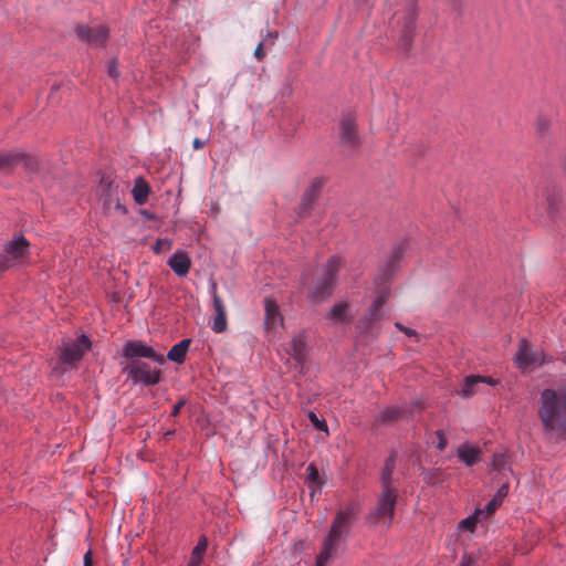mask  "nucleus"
Segmentation results:
<instances>
[{
    "label": "nucleus",
    "mask_w": 566,
    "mask_h": 566,
    "mask_svg": "<svg viewBox=\"0 0 566 566\" xmlns=\"http://www.w3.org/2000/svg\"><path fill=\"white\" fill-rule=\"evenodd\" d=\"M397 25L400 27L399 45L402 50L409 51L416 31L417 6L415 0H408L402 12L395 14Z\"/></svg>",
    "instance_id": "obj_4"
},
{
    "label": "nucleus",
    "mask_w": 566,
    "mask_h": 566,
    "mask_svg": "<svg viewBox=\"0 0 566 566\" xmlns=\"http://www.w3.org/2000/svg\"><path fill=\"white\" fill-rule=\"evenodd\" d=\"M154 251H155L156 253H159V252H161L163 250L156 249V250H154Z\"/></svg>",
    "instance_id": "obj_56"
},
{
    "label": "nucleus",
    "mask_w": 566,
    "mask_h": 566,
    "mask_svg": "<svg viewBox=\"0 0 566 566\" xmlns=\"http://www.w3.org/2000/svg\"><path fill=\"white\" fill-rule=\"evenodd\" d=\"M28 247H29V242L27 241V239L22 234H19V235H15L14 238H12V240L9 241V243L6 248L15 249V248H28Z\"/></svg>",
    "instance_id": "obj_43"
},
{
    "label": "nucleus",
    "mask_w": 566,
    "mask_h": 566,
    "mask_svg": "<svg viewBox=\"0 0 566 566\" xmlns=\"http://www.w3.org/2000/svg\"><path fill=\"white\" fill-rule=\"evenodd\" d=\"M389 296H390L389 289H384L378 293V295L376 296V298L374 300V302L371 304L375 307H378L379 310H381V307L387 303Z\"/></svg>",
    "instance_id": "obj_41"
},
{
    "label": "nucleus",
    "mask_w": 566,
    "mask_h": 566,
    "mask_svg": "<svg viewBox=\"0 0 566 566\" xmlns=\"http://www.w3.org/2000/svg\"><path fill=\"white\" fill-rule=\"evenodd\" d=\"M395 326H396L399 331L403 332V333H405V335H407V336H416V335H417V333H416V331H415V329L409 328V327H407V326L402 325L400 322H396V323H395Z\"/></svg>",
    "instance_id": "obj_49"
},
{
    "label": "nucleus",
    "mask_w": 566,
    "mask_h": 566,
    "mask_svg": "<svg viewBox=\"0 0 566 566\" xmlns=\"http://www.w3.org/2000/svg\"><path fill=\"white\" fill-rule=\"evenodd\" d=\"M480 382H484V384H488L490 386H496L497 384H500V380L495 379V378H492L490 376H481Z\"/></svg>",
    "instance_id": "obj_50"
},
{
    "label": "nucleus",
    "mask_w": 566,
    "mask_h": 566,
    "mask_svg": "<svg viewBox=\"0 0 566 566\" xmlns=\"http://www.w3.org/2000/svg\"><path fill=\"white\" fill-rule=\"evenodd\" d=\"M516 367L522 371H525L530 366L537 365L542 366L545 363V356L542 359H537V355L530 350V343L526 338H522L518 343V349L513 358Z\"/></svg>",
    "instance_id": "obj_10"
},
{
    "label": "nucleus",
    "mask_w": 566,
    "mask_h": 566,
    "mask_svg": "<svg viewBox=\"0 0 566 566\" xmlns=\"http://www.w3.org/2000/svg\"><path fill=\"white\" fill-rule=\"evenodd\" d=\"M266 43V38L258 44V46L254 50V56L258 61H262L265 56L263 46Z\"/></svg>",
    "instance_id": "obj_46"
},
{
    "label": "nucleus",
    "mask_w": 566,
    "mask_h": 566,
    "mask_svg": "<svg viewBox=\"0 0 566 566\" xmlns=\"http://www.w3.org/2000/svg\"><path fill=\"white\" fill-rule=\"evenodd\" d=\"M340 531L331 527L327 536L324 539L323 543V549L316 557V566H326L327 562L329 560L332 556V551L337 545V542L340 538Z\"/></svg>",
    "instance_id": "obj_16"
},
{
    "label": "nucleus",
    "mask_w": 566,
    "mask_h": 566,
    "mask_svg": "<svg viewBox=\"0 0 566 566\" xmlns=\"http://www.w3.org/2000/svg\"><path fill=\"white\" fill-rule=\"evenodd\" d=\"M473 564H474V560L471 557L464 555L460 566H471Z\"/></svg>",
    "instance_id": "obj_53"
},
{
    "label": "nucleus",
    "mask_w": 566,
    "mask_h": 566,
    "mask_svg": "<svg viewBox=\"0 0 566 566\" xmlns=\"http://www.w3.org/2000/svg\"><path fill=\"white\" fill-rule=\"evenodd\" d=\"M107 72L108 75L114 78H116L119 75L118 65L115 60L109 62Z\"/></svg>",
    "instance_id": "obj_48"
},
{
    "label": "nucleus",
    "mask_w": 566,
    "mask_h": 566,
    "mask_svg": "<svg viewBox=\"0 0 566 566\" xmlns=\"http://www.w3.org/2000/svg\"><path fill=\"white\" fill-rule=\"evenodd\" d=\"M407 415V410L399 407H389L381 410L377 416V423L391 424Z\"/></svg>",
    "instance_id": "obj_26"
},
{
    "label": "nucleus",
    "mask_w": 566,
    "mask_h": 566,
    "mask_svg": "<svg viewBox=\"0 0 566 566\" xmlns=\"http://www.w3.org/2000/svg\"><path fill=\"white\" fill-rule=\"evenodd\" d=\"M149 192L150 188L148 184L143 178H137L132 190L135 201L138 205H144L148 199Z\"/></svg>",
    "instance_id": "obj_28"
},
{
    "label": "nucleus",
    "mask_w": 566,
    "mask_h": 566,
    "mask_svg": "<svg viewBox=\"0 0 566 566\" xmlns=\"http://www.w3.org/2000/svg\"><path fill=\"white\" fill-rule=\"evenodd\" d=\"M402 258V250H394L385 265L380 269V274L376 277L375 283H389L398 272Z\"/></svg>",
    "instance_id": "obj_13"
},
{
    "label": "nucleus",
    "mask_w": 566,
    "mask_h": 566,
    "mask_svg": "<svg viewBox=\"0 0 566 566\" xmlns=\"http://www.w3.org/2000/svg\"><path fill=\"white\" fill-rule=\"evenodd\" d=\"M381 316L382 313L380 310L370 304L364 316L357 321L356 331L360 335L368 334L371 331L374 323L379 321Z\"/></svg>",
    "instance_id": "obj_20"
},
{
    "label": "nucleus",
    "mask_w": 566,
    "mask_h": 566,
    "mask_svg": "<svg viewBox=\"0 0 566 566\" xmlns=\"http://www.w3.org/2000/svg\"><path fill=\"white\" fill-rule=\"evenodd\" d=\"M122 373L126 374L134 384H142L144 386H155L163 379V371L160 369H151L147 363L140 359L127 361L123 366Z\"/></svg>",
    "instance_id": "obj_3"
},
{
    "label": "nucleus",
    "mask_w": 566,
    "mask_h": 566,
    "mask_svg": "<svg viewBox=\"0 0 566 566\" xmlns=\"http://www.w3.org/2000/svg\"><path fill=\"white\" fill-rule=\"evenodd\" d=\"M349 310V304L343 301L334 304L327 312L326 317L334 323L348 324L350 323Z\"/></svg>",
    "instance_id": "obj_22"
},
{
    "label": "nucleus",
    "mask_w": 566,
    "mask_h": 566,
    "mask_svg": "<svg viewBox=\"0 0 566 566\" xmlns=\"http://www.w3.org/2000/svg\"><path fill=\"white\" fill-rule=\"evenodd\" d=\"M291 346H292V350L290 354L292 355L294 360H296L300 364H303L306 359V348H307L305 333L302 332V333H298L297 335H295L291 340Z\"/></svg>",
    "instance_id": "obj_23"
},
{
    "label": "nucleus",
    "mask_w": 566,
    "mask_h": 566,
    "mask_svg": "<svg viewBox=\"0 0 566 566\" xmlns=\"http://www.w3.org/2000/svg\"><path fill=\"white\" fill-rule=\"evenodd\" d=\"M482 513V511L480 510H476L472 515L463 518L460 523H459V528L460 530H465L470 533H473L475 531V527H476V524L479 522V517L478 515Z\"/></svg>",
    "instance_id": "obj_35"
},
{
    "label": "nucleus",
    "mask_w": 566,
    "mask_h": 566,
    "mask_svg": "<svg viewBox=\"0 0 566 566\" xmlns=\"http://www.w3.org/2000/svg\"><path fill=\"white\" fill-rule=\"evenodd\" d=\"M507 493H509V483L506 482L499 488L495 496L486 504L484 511L488 514H493L495 512V510L497 509V506H500L502 504V501L507 495Z\"/></svg>",
    "instance_id": "obj_30"
},
{
    "label": "nucleus",
    "mask_w": 566,
    "mask_h": 566,
    "mask_svg": "<svg viewBox=\"0 0 566 566\" xmlns=\"http://www.w3.org/2000/svg\"><path fill=\"white\" fill-rule=\"evenodd\" d=\"M169 268L177 276H186L191 268V259L187 252L177 250L167 261Z\"/></svg>",
    "instance_id": "obj_17"
},
{
    "label": "nucleus",
    "mask_w": 566,
    "mask_h": 566,
    "mask_svg": "<svg viewBox=\"0 0 566 566\" xmlns=\"http://www.w3.org/2000/svg\"><path fill=\"white\" fill-rule=\"evenodd\" d=\"M398 490L395 486L381 485L376 506L365 516L366 524L376 526L386 523L389 527L394 522Z\"/></svg>",
    "instance_id": "obj_2"
},
{
    "label": "nucleus",
    "mask_w": 566,
    "mask_h": 566,
    "mask_svg": "<svg viewBox=\"0 0 566 566\" xmlns=\"http://www.w3.org/2000/svg\"><path fill=\"white\" fill-rule=\"evenodd\" d=\"M457 454L461 462L468 467H472L480 460L482 450L479 447L463 443L458 448Z\"/></svg>",
    "instance_id": "obj_21"
},
{
    "label": "nucleus",
    "mask_w": 566,
    "mask_h": 566,
    "mask_svg": "<svg viewBox=\"0 0 566 566\" xmlns=\"http://www.w3.org/2000/svg\"><path fill=\"white\" fill-rule=\"evenodd\" d=\"M76 35L80 40L91 45L99 46L105 44L108 38V29L102 24L94 27L78 25L76 28Z\"/></svg>",
    "instance_id": "obj_11"
},
{
    "label": "nucleus",
    "mask_w": 566,
    "mask_h": 566,
    "mask_svg": "<svg viewBox=\"0 0 566 566\" xmlns=\"http://www.w3.org/2000/svg\"><path fill=\"white\" fill-rule=\"evenodd\" d=\"M323 184H324V180L322 178H315L313 179V181L311 182V186L306 189V191L304 192L303 197H302V202H301V206H300V217H305L313 202L317 199L318 197V193L321 191V188L323 187Z\"/></svg>",
    "instance_id": "obj_18"
},
{
    "label": "nucleus",
    "mask_w": 566,
    "mask_h": 566,
    "mask_svg": "<svg viewBox=\"0 0 566 566\" xmlns=\"http://www.w3.org/2000/svg\"><path fill=\"white\" fill-rule=\"evenodd\" d=\"M306 470H307V480L311 483L316 484L318 486V489H321V486L324 484V480L321 478L316 464L310 463Z\"/></svg>",
    "instance_id": "obj_36"
},
{
    "label": "nucleus",
    "mask_w": 566,
    "mask_h": 566,
    "mask_svg": "<svg viewBox=\"0 0 566 566\" xmlns=\"http://www.w3.org/2000/svg\"><path fill=\"white\" fill-rule=\"evenodd\" d=\"M46 566H65L66 564V553L65 552H55L51 556L44 558Z\"/></svg>",
    "instance_id": "obj_37"
},
{
    "label": "nucleus",
    "mask_w": 566,
    "mask_h": 566,
    "mask_svg": "<svg viewBox=\"0 0 566 566\" xmlns=\"http://www.w3.org/2000/svg\"><path fill=\"white\" fill-rule=\"evenodd\" d=\"M389 296H390L389 289H384L378 293V295L376 296V298L374 300V302L371 304L375 307H378L379 310H381V307L387 303Z\"/></svg>",
    "instance_id": "obj_40"
},
{
    "label": "nucleus",
    "mask_w": 566,
    "mask_h": 566,
    "mask_svg": "<svg viewBox=\"0 0 566 566\" xmlns=\"http://www.w3.org/2000/svg\"><path fill=\"white\" fill-rule=\"evenodd\" d=\"M122 356L126 358L127 361L138 360L139 358H148L158 365H163L166 361L163 354L156 352L153 346L147 345L140 339L126 342L122 350Z\"/></svg>",
    "instance_id": "obj_6"
},
{
    "label": "nucleus",
    "mask_w": 566,
    "mask_h": 566,
    "mask_svg": "<svg viewBox=\"0 0 566 566\" xmlns=\"http://www.w3.org/2000/svg\"><path fill=\"white\" fill-rule=\"evenodd\" d=\"M19 165H23L30 172H35L39 169L38 160L22 150H0V171H12Z\"/></svg>",
    "instance_id": "obj_7"
},
{
    "label": "nucleus",
    "mask_w": 566,
    "mask_h": 566,
    "mask_svg": "<svg viewBox=\"0 0 566 566\" xmlns=\"http://www.w3.org/2000/svg\"><path fill=\"white\" fill-rule=\"evenodd\" d=\"M213 290H216V285H213ZM212 305L216 312V315L213 317L212 329L216 333H222L227 329V315L222 300L217 294L216 291H213L212 295Z\"/></svg>",
    "instance_id": "obj_19"
},
{
    "label": "nucleus",
    "mask_w": 566,
    "mask_h": 566,
    "mask_svg": "<svg viewBox=\"0 0 566 566\" xmlns=\"http://www.w3.org/2000/svg\"><path fill=\"white\" fill-rule=\"evenodd\" d=\"M308 547V543L306 539H300L294 542L291 546V553L294 556L301 555Z\"/></svg>",
    "instance_id": "obj_44"
},
{
    "label": "nucleus",
    "mask_w": 566,
    "mask_h": 566,
    "mask_svg": "<svg viewBox=\"0 0 566 566\" xmlns=\"http://www.w3.org/2000/svg\"><path fill=\"white\" fill-rule=\"evenodd\" d=\"M187 403V400L185 398H180L175 406L172 407L171 417H176L180 413L181 408Z\"/></svg>",
    "instance_id": "obj_47"
},
{
    "label": "nucleus",
    "mask_w": 566,
    "mask_h": 566,
    "mask_svg": "<svg viewBox=\"0 0 566 566\" xmlns=\"http://www.w3.org/2000/svg\"><path fill=\"white\" fill-rule=\"evenodd\" d=\"M192 146L195 149H201L205 146V142L200 138H195L192 142Z\"/></svg>",
    "instance_id": "obj_52"
},
{
    "label": "nucleus",
    "mask_w": 566,
    "mask_h": 566,
    "mask_svg": "<svg viewBox=\"0 0 566 566\" xmlns=\"http://www.w3.org/2000/svg\"><path fill=\"white\" fill-rule=\"evenodd\" d=\"M339 140L343 147L350 150H354L360 146L356 118L350 114L344 115L340 120Z\"/></svg>",
    "instance_id": "obj_9"
},
{
    "label": "nucleus",
    "mask_w": 566,
    "mask_h": 566,
    "mask_svg": "<svg viewBox=\"0 0 566 566\" xmlns=\"http://www.w3.org/2000/svg\"><path fill=\"white\" fill-rule=\"evenodd\" d=\"M436 436L438 438L437 449L439 451H444L448 446V441H447L444 431L439 429L436 431Z\"/></svg>",
    "instance_id": "obj_45"
},
{
    "label": "nucleus",
    "mask_w": 566,
    "mask_h": 566,
    "mask_svg": "<svg viewBox=\"0 0 566 566\" xmlns=\"http://www.w3.org/2000/svg\"><path fill=\"white\" fill-rule=\"evenodd\" d=\"M340 259L333 255L328 259L323 275L337 282V273L339 270Z\"/></svg>",
    "instance_id": "obj_34"
},
{
    "label": "nucleus",
    "mask_w": 566,
    "mask_h": 566,
    "mask_svg": "<svg viewBox=\"0 0 566 566\" xmlns=\"http://www.w3.org/2000/svg\"><path fill=\"white\" fill-rule=\"evenodd\" d=\"M396 461H397V452L395 450H391L388 458L385 460L381 473H380V484L387 485V486H394L392 485V474L396 468Z\"/></svg>",
    "instance_id": "obj_25"
},
{
    "label": "nucleus",
    "mask_w": 566,
    "mask_h": 566,
    "mask_svg": "<svg viewBox=\"0 0 566 566\" xmlns=\"http://www.w3.org/2000/svg\"><path fill=\"white\" fill-rule=\"evenodd\" d=\"M389 296H390L389 289H384L378 293V295L376 296V298L374 300V302L371 304L375 307H378L379 310H381V307L387 303Z\"/></svg>",
    "instance_id": "obj_42"
},
{
    "label": "nucleus",
    "mask_w": 566,
    "mask_h": 566,
    "mask_svg": "<svg viewBox=\"0 0 566 566\" xmlns=\"http://www.w3.org/2000/svg\"><path fill=\"white\" fill-rule=\"evenodd\" d=\"M420 474L428 485H436L443 481V470L440 468L426 469L421 467Z\"/></svg>",
    "instance_id": "obj_29"
},
{
    "label": "nucleus",
    "mask_w": 566,
    "mask_h": 566,
    "mask_svg": "<svg viewBox=\"0 0 566 566\" xmlns=\"http://www.w3.org/2000/svg\"><path fill=\"white\" fill-rule=\"evenodd\" d=\"M537 415L545 431L566 434V389L542 390Z\"/></svg>",
    "instance_id": "obj_1"
},
{
    "label": "nucleus",
    "mask_w": 566,
    "mask_h": 566,
    "mask_svg": "<svg viewBox=\"0 0 566 566\" xmlns=\"http://www.w3.org/2000/svg\"><path fill=\"white\" fill-rule=\"evenodd\" d=\"M258 538H249L237 543L233 554L237 560H241L256 545Z\"/></svg>",
    "instance_id": "obj_31"
},
{
    "label": "nucleus",
    "mask_w": 566,
    "mask_h": 566,
    "mask_svg": "<svg viewBox=\"0 0 566 566\" xmlns=\"http://www.w3.org/2000/svg\"><path fill=\"white\" fill-rule=\"evenodd\" d=\"M175 430H168L164 433V439L165 440H168L170 437H172L175 434Z\"/></svg>",
    "instance_id": "obj_54"
},
{
    "label": "nucleus",
    "mask_w": 566,
    "mask_h": 566,
    "mask_svg": "<svg viewBox=\"0 0 566 566\" xmlns=\"http://www.w3.org/2000/svg\"><path fill=\"white\" fill-rule=\"evenodd\" d=\"M208 547V539L205 535L200 536L196 547L192 549L189 563H195L200 566L203 559V554Z\"/></svg>",
    "instance_id": "obj_32"
},
{
    "label": "nucleus",
    "mask_w": 566,
    "mask_h": 566,
    "mask_svg": "<svg viewBox=\"0 0 566 566\" xmlns=\"http://www.w3.org/2000/svg\"><path fill=\"white\" fill-rule=\"evenodd\" d=\"M505 453H494L492 457L491 467L496 471H502L506 464Z\"/></svg>",
    "instance_id": "obj_39"
},
{
    "label": "nucleus",
    "mask_w": 566,
    "mask_h": 566,
    "mask_svg": "<svg viewBox=\"0 0 566 566\" xmlns=\"http://www.w3.org/2000/svg\"><path fill=\"white\" fill-rule=\"evenodd\" d=\"M336 283V281L323 275L313 290L308 292V300L317 304L329 298L334 293Z\"/></svg>",
    "instance_id": "obj_15"
},
{
    "label": "nucleus",
    "mask_w": 566,
    "mask_h": 566,
    "mask_svg": "<svg viewBox=\"0 0 566 566\" xmlns=\"http://www.w3.org/2000/svg\"><path fill=\"white\" fill-rule=\"evenodd\" d=\"M103 206L106 210H119L125 213L126 209L120 205V189L119 182H116L111 176H102L97 188Z\"/></svg>",
    "instance_id": "obj_5"
},
{
    "label": "nucleus",
    "mask_w": 566,
    "mask_h": 566,
    "mask_svg": "<svg viewBox=\"0 0 566 566\" xmlns=\"http://www.w3.org/2000/svg\"><path fill=\"white\" fill-rule=\"evenodd\" d=\"M357 512L358 509L354 505L348 506L343 511H339L336 514L331 527L340 531V527L347 526L349 524V522L356 516Z\"/></svg>",
    "instance_id": "obj_27"
},
{
    "label": "nucleus",
    "mask_w": 566,
    "mask_h": 566,
    "mask_svg": "<svg viewBox=\"0 0 566 566\" xmlns=\"http://www.w3.org/2000/svg\"><path fill=\"white\" fill-rule=\"evenodd\" d=\"M481 380V375H470L463 379V386L460 395L463 397H471L474 394V386Z\"/></svg>",
    "instance_id": "obj_33"
},
{
    "label": "nucleus",
    "mask_w": 566,
    "mask_h": 566,
    "mask_svg": "<svg viewBox=\"0 0 566 566\" xmlns=\"http://www.w3.org/2000/svg\"><path fill=\"white\" fill-rule=\"evenodd\" d=\"M190 344H191L190 338L181 339L179 343H177L169 349V352L167 354V359H169L176 364H179V365L184 364L186 360V355H187Z\"/></svg>",
    "instance_id": "obj_24"
},
{
    "label": "nucleus",
    "mask_w": 566,
    "mask_h": 566,
    "mask_svg": "<svg viewBox=\"0 0 566 566\" xmlns=\"http://www.w3.org/2000/svg\"><path fill=\"white\" fill-rule=\"evenodd\" d=\"M174 2H177L178 0H172Z\"/></svg>",
    "instance_id": "obj_57"
},
{
    "label": "nucleus",
    "mask_w": 566,
    "mask_h": 566,
    "mask_svg": "<svg viewBox=\"0 0 566 566\" xmlns=\"http://www.w3.org/2000/svg\"><path fill=\"white\" fill-rule=\"evenodd\" d=\"M83 566H93L92 551L88 549L84 554V565Z\"/></svg>",
    "instance_id": "obj_51"
},
{
    "label": "nucleus",
    "mask_w": 566,
    "mask_h": 566,
    "mask_svg": "<svg viewBox=\"0 0 566 566\" xmlns=\"http://www.w3.org/2000/svg\"><path fill=\"white\" fill-rule=\"evenodd\" d=\"M266 38H270L271 40H274V39H276V38H277V32H269V33L266 34Z\"/></svg>",
    "instance_id": "obj_55"
},
{
    "label": "nucleus",
    "mask_w": 566,
    "mask_h": 566,
    "mask_svg": "<svg viewBox=\"0 0 566 566\" xmlns=\"http://www.w3.org/2000/svg\"><path fill=\"white\" fill-rule=\"evenodd\" d=\"M307 416L310 421L316 429L325 432L328 431L327 422L325 419H319L314 411H308Z\"/></svg>",
    "instance_id": "obj_38"
},
{
    "label": "nucleus",
    "mask_w": 566,
    "mask_h": 566,
    "mask_svg": "<svg viewBox=\"0 0 566 566\" xmlns=\"http://www.w3.org/2000/svg\"><path fill=\"white\" fill-rule=\"evenodd\" d=\"M92 342L90 337L85 334H82L77 337L76 340L72 343H67L63 346L61 350L60 361L62 364H74L80 361L85 352L91 349Z\"/></svg>",
    "instance_id": "obj_8"
},
{
    "label": "nucleus",
    "mask_w": 566,
    "mask_h": 566,
    "mask_svg": "<svg viewBox=\"0 0 566 566\" xmlns=\"http://www.w3.org/2000/svg\"><path fill=\"white\" fill-rule=\"evenodd\" d=\"M264 328L265 331H271L276 327L277 324L283 325L284 317L280 312V307L277 301L273 296H266L264 298Z\"/></svg>",
    "instance_id": "obj_14"
},
{
    "label": "nucleus",
    "mask_w": 566,
    "mask_h": 566,
    "mask_svg": "<svg viewBox=\"0 0 566 566\" xmlns=\"http://www.w3.org/2000/svg\"><path fill=\"white\" fill-rule=\"evenodd\" d=\"M29 250H3L0 253V279L9 269L29 263Z\"/></svg>",
    "instance_id": "obj_12"
}]
</instances>
